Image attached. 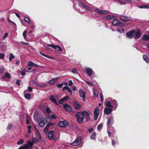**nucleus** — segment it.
<instances>
[{"mask_svg":"<svg viewBox=\"0 0 149 149\" xmlns=\"http://www.w3.org/2000/svg\"><path fill=\"white\" fill-rule=\"evenodd\" d=\"M85 111L79 112L76 113V115L78 123L80 124L82 123L84 120V113Z\"/></svg>","mask_w":149,"mask_h":149,"instance_id":"nucleus-1","label":"nucleus"},{"mask_svg":"<svg viewBox=\"0 0 149 149\" xmlns=\"http://www.w3.org/2000/svg\"><path fill=\"white\" fill-rule=\"evenodd\" d=\"M49 47H51L53 48L54 49H58L57 50L58 51H61L62 49L60 46L58 45H54L53 44H48L47 45V47H46L47 50L49 51H51L52 50V48H49Z\"/></svg>","mask_w":149,"mask_h":149,"instance_id":"nucleus-2","label":"nucleus"},{"mask_svg":"<svg viewBox=\"0 0 149 149\" xmlns=\"http://www.w3.org/2000/svg\"><path fill=\"white\" fill-rule=\"evenodd\" d=\"M114 117L112 116L110 117L107 120V127H110L114 123Z\"/></svg>","mask_w":149,"mask_h":149,"instance_id":"nucleus-3","label":"nucleus"},{"mask_svg":"<svg viewBox=\"0 0 149 149\" xmlns=\"http://www.w3.org/2000/svg\"><path fill=\"white\" fill-rule=\"evenodd\" d=\"M100 113V110L98 107H97L95 109L94 111V117L95 120H96L98 118Z\"/></svg>","mask_w":149,"mask_h":149,"instance_id":"nucleus-4","label":"nucleus"},{"mask_svg":"<svg viewBox=\"0 0 149 149\" xmlns=\"http://www.w3.org/2000/svg\"><path fill=\"white\" fill-rule=\"evenodd\" d=\"M69 124V123L67 120L60 121L59 123V126L60 127H63L67 126Z\"/></svg>","mask_w":149,"mask_h":149,"instance_id":"nucleus-5","label":"nucleus"},{"mask_svg":"<svg viewBox=\"0 0 149 149\" xmlns=\"http://www.w3.org/2000/svg\"><path fill=\"white\" fill-rule=\"evenodd\" d=\"M141 35V31L138 29L136 32L135 31L133 34V37L135 39H138L140 38Z\"/></svg>","mask_w":149,"mask_h":149,"instance_id":"nucleus-6","label":"nucleus"},{"mask_svg":"<svg viewBox=\"0 0 149 149\" xmlns=\"http://www.w3.org/2000/svg\"><path fill=\"white\" fill-rule=\"evenodd\" d=\"M24 145L28 149H31L33 146V143L30 141V140H28L27 141L26 143Z\"/></svg>","mask_w":149,"mask_h":149,"instance_id":"nucleus-7","label":"nucleus"},{"mask_svg":"<svg viewBox=\"0 0 149 149\" xmlns=\"http://www.w3.org/2000/svg\"><path fill=\"white\" fill-rule=\"evenodd\" d=\"M79 93L80 97H82L83 101L85 102V101L86 93L84 91L81 89L79 90Z\"/></svg>","mask_w":149,"mask_h":149,"instance_id":"nucleus-8","label":"nucleus"},{"mask_svg":"<svg viewBox=\"0 0 149 149\" xmlns=\"http://www.w3.org/2000/svg\"><path fill=\"white\" fill-rule=\"evenodd\" d=\"M81 141V137H79L76 139L74 141L71 143V145L74 146L78 145L80 144Z\"/></svg>","mask_w":149,"mask_h":149,"instance_id":"nucleus-9","label":"nucleus"},{"mask_svg":"<svg viewBox=\"0 0 149 149\" xmlns=\"http://www.w3.org/2000/svg\"><path fill=\"white\" fill-rule=\"evenodd\" d=\"M112 23L114 26H123V24L121 22L117 19H114L112 21Z\"/></svg>","mask_w":149,"mask_h":149,"instance_id":"nucleus-10","label":"nucleus"},{"mask_svg":"<svg viewBox=\"0 0 149 149\" xmlns=\"http://www.w3.org/2000/svg\"><path fill=\"white\" fill-rule=\"evenodd\" d=\"M120 18L122 21L125 22L129 21L131 19L130 17L125 15H121Z\"/></svg>","mask_w":149,"mask_h":149,"instance_id":"nucleus-11","label":"nucleus"},{"mask_svg":"<svg viewBox=\"0 0 149 149\" xmlns=\"http://www.w3.org/2000/svg\"><path fill=\"white\" fill-rule=\"evenodd\" d=\"M74 108L76 110H78L80 109L81 105L77 102L74 101L73 104Z\"/></svg>","mask_w":149,"mask_h":149,"instance_id":"nucleus-12","label":"nucleus"},{"mask_svg":"<svg viewBox=\"0 0 149 149\" xmlns=\"http://www.w3.org/2000/svg\"><path fill=\"white\" fill-rule=\"evenodd\" d=\"M135 32L134 31H130L126 33V35L127 37L131 38L133 37V34Z\"/></svg>","mask_w":149,"mask_h":149,"instance_id":"nucleus-13","label":"nucleus"},{"mask_svg":"<svg viewBox=\"0 0 149 149\" xmlns=\"http://www.w3.org/2000/svg\"><path fill=\"white\" fill-rule=\"evenodd\" d=\"M85 70L86 72L88 75L89 76L92 75L93 71L92 69L89 68H85Z\"/></svg>","mask_w":149,"mask_h":149,"instance_id":"nucleus-14","label":"nucleus"},{"mask_svg":"<svg viewBox=\"0 0 149 149\" xmlns=\"http://www.w3.org/2000/svg\"><path fill=\"white\" fill-rule=\"evenodd\" d=\"M112 111V109L109 108L108 107H105L104 109V113L107 115L109 114Z\"/></svg>","mask_w":149,"mask_h":149,"instance_id":"nucleus-15","label":"nucleus"},{"mask_svg":"<svg viewBox=\"0 0 149 149\" xmlns=\"http://www.w3.org/2000/svg\"><path fill=\"white\" fill-rule=\"evenodd\" d=\"M63 108L66 111H71L72 110L71 107L67 104H65L63 105Z\"/></svg>","mask_w":149,"mask_h":149,"instance_id":"nucleus-16","label":"nucleus"},{"mask_svg":"<svg viewBox=\"0 0 149 149\" xmlns=\"http://www.w3.org/2000/svg\"><path fill=\"white\" fill-rule=\"evenodd\" d=\"M95 11L100 14L105 15L107 14V11L106 10H103L98 9H95Z\"/></svg>","mask_w":149,"mask_h":149,"instance_id":"nucleus-17","label":"nucleus"},{"mask_svg":"<svg viewBox=\"0 0 149 149\" xmlns=\"http://www.w3.org/2000/svg\"><path fill=\"white\" fill-rule=\"evenodd\" d=\"M59 78V77L50 80L49 81V84L50 85H54L57 82V80Z\"/></svg>","mask_w":149,"mask_h":149,"instance_id":"nucleus-18","label":"nucleus"},{"mask_svg":"<svg viewBox=\"0 0 149 149\" xmlns=\"http://www.w3.org/2000/svg\"><path fill=\"white\" fill-rule=\"evenodd\" d=\"M49 100L54 102L56 105H58V104L57 102V100L56 99H55L53 95H51L49 97Z\"/></svg>","mask_w":149,"mask_h":149,"instance_id":"nucleus-19","label":"nucleus"},{"mask_svg":"<svg viewBox=\"0 0 149 149\" xmlns=\"http://www.w3.org/2000/svg\"><path fill=\"white\" fill-rule=\"evenodd\" d=\"M53 135L54 132L53 131H49L48 133V137L50 139H52Z\"/></svg>","mask_w":149,"mask_h":149,"instance_id":"nucleus-20","label":"nucleus"},{"mask_svg":"<svg viewBox=\"0 0 149 149\" xmlns=\"http://www.w3.org/2000/svg\"><path fill=\"white\" fill-rule=\"evenodd\" d=\"M47 105V104L46 103L43 104L39 106V108L41 110L44 111L46 109Z\"/></svg>","mask_w":149,"mask_h":149,"instance_id":"nucleus-21","label":"nucleus"},{"mask_svg":"<svg viewBox=\"0 0 149 149\" xmlns=\"http://www.w3.org/2000/svg\"><path fill=\"white\" fill-rule=\"evenodd\" d=\"M38 123L39 125L41 127H43L45 124L44 120L43 119H40Z\"/></svg>","mask_w":149,"mask_h":149,"instance_id":"nucleus-22","label":"nucleus"},{"mask_svg":"<svg viewBox=\"0 0 149 149\" xmlns=\"http://www.w3.org/2000/svg\"><path fill=\"white\" fill-rule=\"evenodd\" d=\"M84 117H86V121H88L90 120L91 119V118L89 117V113L87 111H85V112H84Z\"/></svg>","mask_w":149,"mask_h":149,"instance_id":"nucleus-23","label":"nucleus"},{"mask_svg":"<svg viewBox=\"0 0 149 149\" xmlns=\"http://www.w3.org/2000/svg\"><path fill=\"white\" fill-rule=\"evenodd\" d=\"M28 66H33L34 67H38V65L34 63L31 61H29L28 63Z\"/></svg>","mask_w":149,"mask_h":149,"instance_id":"nucleus-24","label":"nucleus"},{"mask_svg":"<svg viewBox=\"0 0 149 149\" xmlns=\"http://www.w3.org/2000/svg\"><path fill=\"white\" fill-rule=\"evenodd\" d=\"M143 58L144 60L147 63H149V58L147 56L143 55Z\"/></svg>","mask_w":149,"mask_h":149,"instance_id":"nucleus-25","label":"nucleus"},{"mask_svg":"<svg viewBox=\"0 0 149 149\" xmlns=\"http://www.w3.org/2000/svg\"><path fill=\"white\" fill-rule=\"evenodd\" d=\"M96 136V134L95 132H94L91 136V138L92 140H95Z\"/></svg>","mask_w":149,"mask_h":149,"instance_id":"nucleus-26","label":"nucleus"},{"mask_svg":"<svg viewBox=\"0 0 149 149\" xmlns=\"http://www.w3.org/2000/svg\"><path fill=\"white\" fill-rule=\"evenodd\" d=\"M6 77L9 79H11V75L8 72H6L5 75L3 76V78Z\"/></svg>","mask_w":149,"mask_h":149,"instance_id":"nucleus-27","label":"nucleus"},{"mask_svg":"<svg viewBox=\"0 0 149 149\" xmlns=\"http://www.w3.org/2000/svg\"><path fill=\"white\" fill-rule=\"evenodd\" d=\"M144 41L149 40V36L147 35H144L142 39Z\"/></svg>","mask_w":149,"mask_h":149,"instance_id":"nucleus-28","label":"nucleus"},{"mask_svg":"<svg viewBox=\"0 0 149 149\" xmlns=\"http://www.w3.org/2000/svg\"><path fill=\"white\" fill-rule=\"evenodd\" d=\"M24 20L28 24H30L31 23L30 19L27 17H24Z\"/></svg>","mask_w":149,"mask_h":149,"instance_id":"nucleus-29","label":"nucleus"},{"mask_svg":"<svg viewBox=\"0 0 149 149\" xmlns=\"http://www.w3.org/2000/svg\"><path fill=\"white\" fill-rule=\"evenodd\" d=\"M140 8H149V5H143L139 7Z\"/></svg>","mask_w":149,"mask_h":149,"instance_id":"nucleus-30","label":"nucleus"},{"mask_svg":"<svg viewBox=\"0 0 149 149\" xmlns=\"http://www.w3.org/2000/svg\"><path fill=\"white\" fill-rule=\"evenodd\" d=\"M15 56L12 53H10L9 54V60L10 61H11L12 59L15 58Z\"/></svg>","mask_w":149,"mask_h":149,"instance_id":"nucleus-31","label":"nucleus"},{"mask_svg":"<svg viewBox=\"0 0 149 149\" xmlns=\"http://www.w3.org/2000/svg\"><path fill=\"white\" fill-rule=\"evenodd\" d=\"M103 125L102 123H100L98 125L97 127V129L98 131L100 130L103 127Z\"/></svg>","mask_w":149,"mask_h":149,"instance_id":"nucleus-32","label":"nucleus"},{"mask_svg":"<svg viewBox=\"0 0 149 149\" xmlns=\"http://www.w3.org/2000/svg\"><path fill=\"white\" fill-rule=\"evenodd\" d=\"M24 97L28 99H30L31 95L29 94H25L24 95Z\"/></svg>","mask_w":149,"mask_h":149,"instance_id":"nucleus-33","label":"nucleus"},{"mask_svg":"<svg viewBox=\"0 0 149 149\" xmlns=\"http://www.w3.org/2000/svg\"><path fill=\"white\" fill-rule=\"evenodd\" d=\"M31 82L32 84L34 86H38L39 84L36 81L34 80H32L31 81Z\"/></svg>","mask_w":149,"mask_h":149,"instance_id":"nucleus-34","label":"nucleus"},{"mask_svg":"<svg viewBox=\"0 0 149 149\" xmlns=\"http://www.w3.org/2000/svg\"><path fill=\"white\" fill-rule=\"evenodd\" d=\"M106 104V106L109 107H113L112 105L109 101H107Z\"/></svg>","mask_w":149,"mask_h":149,"instance_id":"nucleus-35","label":"nucleus"},{"mask_svg":"<svg viewBox=\"0 0 149 149\" xmlns=\"http://www.w3.org/2000/svg\"><path fill=\"white\" fill-rule=\"evenodd\" d=\"M32 142L33 143H36L37 142H39V141L37 139L35 138L32 137Z\"/></svg>","mask_w":149,"mask_h":149,"instance_id":"nucleus-36","label":"nucleus"},{"mask_svg":"<svg viewBox=\"0 0 149 149\" xmlns=\"http://www.w3.org/2000/svg\"><path fill=\"white\" fill-rule=\"evenodd\" d=\"M39 53L40 54H41V55H42L45 57H47L49 58V59L51 58V56H49V55H47L44 54L40 52H39Z\"/></svg>","mask_w":149,"mask_h":149,"instance_id":"nucleus-37","label":"nucleus"},{"mask_svg":"<svg viewBox=\"0 0 149 149\" xmlns=\"http://www.w3.org/2000/svg\"><path fill=\"white\" fill-rule=\"evenodd\" d=\"M12 125L10 123L8 125L7 127H6V130H9L10 129L12 128Z\"/></svg>","mask_w":149,"mask_h":149,"instance_id":"nucleus-38","label":"nucleus"},{"mask_svg":"<svg viewBox=\"0 0 149 149\" xmlns=\"http://www.w3.org/2000/svg\"><path fill=\"white\" fill-rule=\"evenodd\" d=\"M45 109L47 113L49 114L51 112V110L49 107H47Z\"/></svg>","mask_w":149,"mask_h":149,"instance_id":"nucleus-39","label":"nucleus"},{"mask_svg":"<svg viewBox=\"0 0 149 149\" xmlns=\"http://www.w3.org/2000/svg\"><path fill=\"white\" fill-rule=\"evenodd\" d=\"M24 141L22 139H20L19 141L17 142V144H22L23 143Z\"/></svg>","mask_w":149,"mask_h":149,"instance_id":"nucleus-40","label":"nucleus"},{"mask_svg":"<svg viewBox=\"0 0 149 149\" xmlns=\"http://www.w3.org/2000/svg\"><path fill=\"white\" fill-rule=\"evenodd\" d=\"M93 94L94 95L97 96L98 94V93L97 90L96 89H94L93 91Z\"/></svg>","mask_w":149,"mask_h":149,"instance_id":"nucleus-41","label":"nucleus"},{"mask_svg":"<svg viewBox=\"0 0 149 149\" xmlns=\"http://www.w3.org/2000/svg\"><path fill=\"white\" fill-rule=\"evenodd\" d=\"M5 56L4 54L1 53H0V59H3L4 58Z\"/></svg>","mask_w":149,"mask_h":149,"instance_id":"nucleus-42","label":"nucleus"},{"mask_svg":"<svg viewBox=\"0 0 149 149\" xmlns=\"http://www.w3.org/2000/svg\"><path fill=\"white\" fill-rule=\"evenodd\" d=\"M54 124L53 123L51 122H49L48 123L46 126L49 128V126H54Z\"/></svg>","mask_w":149,"mask_h":149,"instance_id":"nucleus-43","label":"nucleus"},{"mask_svg":"<svg viewBox=\"0 0 149 149\" xmlns=\"http://www.w3.org/2000/svg\"><path fill=\"white\" fill-rule=\"evenodd\" d=\"M113 17V16L109 15H107L106 17V18L108 19H112Z\"/></svg>","mask_w":149,"mask_h":149,"instance_id":"nucleus-44","label":"nucleus"},{"mask_svg":"<svg viewBox=\"0 0 149 149\" xmlns=\"http://www.w3.org/2000/svg\"><path fill=\"white\" fill-rule=\"evenodd\" d=\"M48 127H47V126H46L44 128V132L45 133V134L47 133V132L48 131Z\"/></svg>","mask_w":149,"mask_h":149,"instance_id":"nucleus-45","label":"nucleus"},{"mask_svg":"<svg viewBox=\"0 0 149 149\" xmlns=\"http://www.w3.org/2000/svg\"><path fill=\"white\" fill-rule=\"evenodd\" d=\"M26 31L25 30L24 31L23 33V36L24 38L25 39L26 38Z\"/></svg>","mask_w":149,"mask_h":149,"instance_id":"nucleus-46","label":"nucleus"},{"mask_svg":"<svg viewBox=\"0 0 149 149\" xmlns=\"http://www.w3.org/2000/svg\"><path fill=\"white\" fill-rule=\"evenodd\" d=\"M18 149H28V148L24 145L23 146L19 147Z\"/></svg>","mask_w":149,"mask_h":149,"instance_id":"nucleus-47","label":"nucleus"},{"mask_svg":"<svg viewBox=\"0 0 149 149\" xmlns=\"http://www.w3.org/2000/svg\"><path fill=\"white\" fill-rule=\"evenodd\" d=\"M46 86V84H41L39 85L38 86H39L40 87H45Z\"/></svg>","mask_w":149,"mask_h":149,"instance_id":"nucleus-48","label":"nucleus"},{"mask_svg":"<svg viewBox=\"0 0 149 149\" xmlns=\"http://www.w3.org/2000/svg\"><path fill=\"white\" fill-rule=\"evenodd\" d=\"M64 101V100L63 98L61 99L58 100V102L59 104H62Z\"/></svg>","mask_w":149,"mask_h":149,"instance_id":"nucleus-49","label":"nucleus"},{"mask_svg":"<svg viewBox=\"0 0 149 149\" xmlns=\"http://www.w3.org/2000/svg\"><path fill=\"white\" fill-rule=\"evenodd\" d=\"M63 100H67L69 98V97L68 96H66L65 97L62 98Z\"/></svg>","mask_w":149,"mask_h":149,"instance_id":"nucleus-50","label":"nucleus"},{"mask_svg":"<svg viewBox=\"0 0 149 149\" xmlns=\"http://www.w3.org/2000/svg\"><path fill=\"white\" fill-rule=\"evenodd\" d=\"M8 33H6L5 34L4 36L3 37V39H5L8 36Z\"/></svg>","mask_w":149,"mask_h":149,"instance_id":"nucleus-51","label":"nucleus"},{"mask_svg":"<svg viewBox=\"0 0 149 149\" xmlns=\"http://www.w3.org/2000/svg\"><path fill=\"white\" fill-rule=\"evenodd\" d=\"M100 97L101 101H103L104 100L103 96V95L101 93L100 94Z\"/></svg>","mask_w":149,"mask_h":149,"instance_id":"nucleus-52","label":"nucleus"},{"mask_svg":"<svg viewBox=\"0 0 149 149\" xmlns=\"http://www.w3.org/2000/svg\"><path fill=\"white\" fill-rule=\"evenodd\" d=\"M63 86V84H59L57 85V87L59 88H62Z\"/></svg>","mask_w":149,"mask_h":149,"instance_id":"nucleus-53","label":"nucleus"},{"mask_svg":"<svg viewBox=\"0 0 149 149\" xmlns=\"http://www.w3.org/2000/svg\"><path fill=\"white\" fill-rule=\"evenodd\" d=\"M86 82L87 84H88L89 85H90L91 86H93V84L92 83H91V82H89L88 81H87Z\"/></svg>","mask_w":149,"mask_h":149,"instance_id":"nucleus-54","label":"nucleus"},{"mask_svg":"<svg viewBox=\"0 0 149 149\" xmlns=\"http://www.w3.org/2000/svg\"><path fill=\"white\" fill-rule=\"evenodd\" d=\"M84 7L88 10H89L90 9L89 7L87 5H85L84 6Z\"/></svg>","mask_w":149,"mask_h":149,"instance_id":"nucleus-55","label":"nucleus"},{"mask_svg":"<svg viewBox=\"0 0 149 149\" xmlns=\"http://www.w3.org/2000/svg\"><path fill=\"white\" fill-rule=\"evenodd\" d=\"M72 72L74 73H76L77 70L75 68H74L72 70Z\"/></svg>","mask_w":149,"mask_h":149,"instance_id":"nucleus-56","label":"nucleus"},{"mask_svg":"<svg viewBox=\"0 0 149 149\" xmlns=\"http://www.w3.org/2000/svg\"><path fill=\"white\" fill-rule=\"evenodd\" d=\"M67 90L68 92L70 93L71 95H72V91L69 87L68 88V89H67Z\"/></svg>","mask_w":149,"mask_h":149,"instance_id":"nucleus-57","label":"nucleus"},{"mask_svg":"<svg viewBox=\"0 0 149 149\" xmlns=\"http://www.w3.org/2000/svg\"><path fill=\"white\" fill-rule=\"evenodd\" d=\"M21 81L20 80H17L16 82V84H17L18 86H19L20 85V83Z\"/></svg>","mask_w":149,"mask_h":149,"instance_id":"nucleus-58","label":"nucleus"},{"mask_svg":"<svg viewBox=\"0 0 149 149\" xmlns=\"http://www.w3.org/2000/svg\"><path fill=\"white\" fill-rule=\"evenodd\" d=\"M4 71V69L3 68H0V74L3 73Z\"/></svg>","mask_w":149,"mask_h":149,"instance_id":"nucleus-59","label":"nucleus"},{"mask_svg":"<svg viewBox=\"0 0 149 149\" xmlns=\"http://www.w3.org/2000/svg\"><path fill=\"white\" fill-rule=\"evenodd\" d=\"M28 90L29 91L31 92L32 91V88L31 87L29 86L28 87Z\"/></svg>","mask_w":149,"mask_h":149,"instance_id":"nucleus-60","label":"nucleus"},{"mask_svg":"<svg viewBox=\"0 0 149 149\" xmlns=\"http://www.w3.org/2000/svg\"><path fill=\"white\" fill-rule=\"evenodd\" d=\"M93 130V127L89 128L88 130V132L90 133H91Z\"/></svg>","mask_w":149,"mask_h":149,"instance_id":"nucleus-61","label":"nucleus"},{"mask_svg":"<svg viewBox=\"0 0 149 149\" xmlns=\"http://www.w3.org/2000/svg\"><path fill=\"white\" fill-rule=\"evenodd\" d=\"M21 73L23 76H24L26 75V73L24 71H21Z\"/></svg>","mask_w":149,"mask_h":149,"instance_id":"nucleus-62","label":"nucleus"},{"mask_svg":"<svg viewBox=\"0 0 149 149\" xmlns=\"http://www.w3.org/2000/svg\"><path fill=\"white\" fill-rule=\"evenodd\" d=\"M68 87H68L67 86H64V87H63V91H64L65 90H67V89H68Z\"/></svg>","mask_w":149,"mask_h":149,"instance_id":"nucleus-63","label":"nucleus"},{"mask_svg":"<svg viewBox=\"0 0 149 149\" xmlns=\"http://www.w3.org/2000/svg\"><path fill=\"white\" fill-rule=\"evenodd\" d=\"M112 144L113 146H115L116 142L113 140H112Z\"/></svg>","mask_w":149,"mask_h":149,"instance_id":"nucleus-64","label":"nucleus"}]
</instances>
